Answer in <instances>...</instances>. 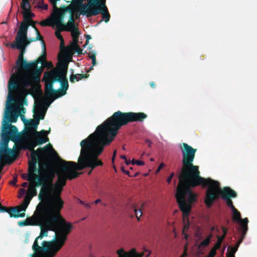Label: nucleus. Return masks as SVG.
I'll list each match as a JSON object with an SVG mask.
<instances>
[{"instance_id": "a211bd4d", "label": "nucleus", "mask_w": 257, "mask_h": 257, "mask_svg": "<svg viewBox=\"0 0 257 257\" xmlns=\"http://www.w3.org/2000/svg\"><path fill=\"white\" fill-rule=\"evenodd\" d=\"M33 196V195H31V194L27 193L21 204L12 208L14 213L21 214L22 213H20L21 211H24V212L27 208Z\"/></svg>"}, {"instance_id": "aec40b11", "label": "nucleus", "mask_w": 257, "mask_h": 257, "mask_svg": "<svg viewBox=\"0 0 257 257\" xmlns=\"http://www.w3.org/2000/svg\"><path fill=\"white\" fill-rule=\"evenodd\" d=\"M12 207H7L3 206L1 203L0 212H8L10 214V217L19 218L24 217L25 216V213L22 212L21 214H14L12 209Z\"/></svg>"}, {"instance_id": "393cba45", "label": "nucleus", "mask_w": 257, "mask_h": 257, "mask_svg": "<svg viewBox=\"0 0 257 257\" xmlns=\"http://www.w3.org/2000/svg\"><path fill=\"white\" fill-rule=\"evenodd\" d=\"M24 20L22 22H21L20 25H22L23 23H24L25 24V25L28 26V27L30 26H31L35 29V30L37 29V28L35 26V22H34L31 19H28V17L27 15H25L24 16Z\"/></svg>"}, {"instance_id": "9d476101", "label": "nucleus", "mask_w": 257, "mask_h": 257, "mask_svg": "<svg viewBox=\"0 0 257 257\" xmlns=\"http://www.w3.org/2000/svg\"><path fill=\"white\" fill-rule=\"evenodd\" d=\"M87 1V4H83L82 1L79 3L78 10L80 14L86 15L87 18H90L101 14L102 19L100 21V23L103 21L107 23L110 20V16L105 5L106 0Z\"/></svg>"}, {"instance_id": "f257e3e1", "label": "nucleus", "mask_w": 257, "mask_h": 257, "mask_svg": "<svg viewBox=\"0 0 257 257\" xmlns=\"http://www.w3.org/2000/svg\"><path fill=\"white\" fill-rule=\"evenodd\" d=\"M105 146H81L80 154L78 162L66 161L62 159L56 153L58 159V166L61 173L58 176L53 193L50 197L49 206L61 210L64 202L60 195L63 187L66 185L67 179L72 180L81 174L77 171H81L85 168L92 169L103 165V162L98 159Z\"/></svg>"}, {"instance_id": "e2e57ef3", "label": "nucleus", "mask_w": 257, "mask_h": 257, "mask_svg": "<svg viewBox=\"0 0 257 257\" xmlns=\"http://www.w3.org/2000/svg\"><path fill=\"white\" fill-rule=\"evenodd\" d=\"M189 228V225H186L184 226V229L183 231H184L185 230H187Z\"/></svg>"}, {"instance_id": "052dcab7", "label": "nucleus", "mask_w": 257, "mask_h": 257, "mask_svg": "<svg viewBox=\"0 0 257 257\" xmlns=\"http://www.w3.org/2000/svg\"><path fill=\"white\" fill-rule=\"evenodd\" d=\"M125 164L126 165H129L131 164V161L127 160V159L125 160Z\"/></svg>"}, {"instance_id": "f3484780", "label": "nucleus", "mask_w": 257, "mask_h": 257, "mask_svg": "<svg viewBox=\"0 0 257 257\" xmlns=\"http://www.w3.org/2000/svg\"><path fill=\"white\" fill-rule=\"evenodd\" d=\"M232 212L233 221L239 223V224L238 230H248V219L247 218L241 219L240 212L236 208L232 210Z\"/></svg>"}, {"instance_id": "f03ea898", "label": "nucleus", "mask_w": 257, "mask_h": 257, "mask_svg": "<svg viewBox=\"0 0 257 257\" xmlns=\"http://www.w3.org/2000/svg\"><path fill=\"white\" fill-rule=\"evenodd\" d=\"M182 150L183 167L179 177L175 196L180 210L184 216L187 217L192 204L196 201L197 195L191 188L203 185L210 178H205L200 175L198 166L192 164L196 149L191 146H183Z\"/></svg>"}, {"instance_id": "4be33fe9", "label": "nucleus", "mask_w": 257, "mask_h": 257, "mask_svg": "<svg viewBox=\"0 0 257 257\" xmlns=\"http://www.w3.org/2000/svg\"><path fill=\"white\" fill-rule=\"evenodd\" d=\"M72 74L70 76V81L71 83H73L75 81H78L81 80L82 78H87L89 77V75L87 74H73V69H71Z\"/></svg>"}, {"instance_id": "864d4df0", "label": "nucleus", "mask_w": 257, "mask_h": 257, "mask_svg": "<svg viewBox=\"0 0 257 257\" xmlns=\"http://www.w3.org/2000/svg\"><path fill=\"white\" fill-rule=\"evenodd\" d=\"M116 150H114V152H113V156H112V162H114V158H115V156L116 155Z\"/></svg>"}, {"instance_id": "6e6d98bb", "label": "nucleus", "mask_w": 257, "mask_h": 257, "mask_svg": "<svg viewBox=\"0 0 257 257\" xmlns=\"http://www.w3.org/2000/svg\"><path fill=\"white\" fill-rule=\"evenodd\" d=\"M84 205L87 208H90L91 206L90 204L89 203H85L84 204Z\"/></svg>"}, {"instance_id": "bb28decb", "label": "nucleus", "mask_w": 257, "mask_h": 257, "mask_svg": "<svg viewBox=\"0 0 257 257\" xmlns=\"http://www.w3.org/2000/svg\"><path fill=\"white\" fill-rule=\"evenodd\" d=\"M132 208L135 212L136 216L138 219V220H140V217L142 215V212L141 209L138 210L136 207L135 205L133 204L132 205Z\"/></svg>"}, {"instance_id": "2f4dec72", "label": "nucleus", "mask_w": 257, "mask_h": 257, "mask_svg": "<svg viewBox=\"0 0 257 257\" xmlns=\"http://www.w3.org/2000/svg\"><path fill=\"white\" fill-rule=\"evenodd\" d=\"M72 47H73V49L75 50L78 54H82V49H81L79 45L77 44L72 45Z\"/></svg>"}, {"instance_id": "0e129e2a", "label": "nucleus", "mask_w": 257, "mask_h": 257, "mask_svg": "<svg viewBox=\"0 0 257 257\" xmlns=\"http://www.w3.org/2000/svg\"><path fill=\"white\" fill-rule=\"evenodd\" d=\"M120 158L122 159H123L124 160H125L126 159V157L125 155H121L120 156Z\"/></svg>"}, {"instance_id": "cd10ccee", "label": "nucleus", "mask_w": 257, "mask_h": 257, "mask_svg": "<svg viewBox=\"0 0 257 257\" xmlns=\"http://www.w3.org/2000/svg\"><path fill=\"white\" fill-rule=\"evenodd\" d=\"M18 109L19 111L17 113H19V115L21 116V115H23L22 114H24L26 113V109L23 105V103H21L18 105Z\"/></svg>"}, {"instance_id": "1a4fd4ad", "label": "nucleus", "mask_w": 257, "mask_h": 257, "mask_svg": "<svg viewBox=\"0 0 257 257\" xmlns=\"http://www.w3.org/2000/svg\"><path fill=\"white\" fill-rule=\"evenodd\" d=\"M39 174H41V177L37 179V181H33L34 184L31 183L29 187V191L33 193V195H36L37 191L35 187L41 186V189L38 196L39 199L40 200L48 199V203L44 202L49 205L50 197L53 194L54 190L53 182L55 173L52 169L47 168V169L43 171L42 173H41V170H39Z\"/></svg>"}, {"instance_id": "4c0bfd02", "label": "nucleus", "mask_w": 257, "mask_h": 257, "mask_svg": "<svg viewBox=\"0 0 257 257\" xmlns=\"http://www.w3.org/2000/svg\"><path fill=\"white\" fill-rule=\"evenodd\" d=\"M39 7L43 9L44 10H47L48 6L47 4H44V1L41 0L39 3Z\"/></svg>"}, {"instance_id": "9b49d317", "label": "nucleus", "mask_w": 257, "mask_h": 257, "mask_svg": "<svg viewBox=\"0 0 257 257\" xmlns=\"http://www.w3.org/2000/svg\"><path fill=\"white\" fill-rule=\"evenodd\" d=\"M43 53L36 60L30 62L29 64H26L25 67L30 69V72L24 74L22 79V84L24 86H29L33 82L40 81L41 73L43 72L42 67H39L38 64L41 63L43 65L46 60V46L44 41H42Z\"/></svg>"}, {"instance_id": "4d7b16f0", "label": "nucleus", "mask_w": 257, "mask_h": 257, "mask_svg": "<svg viewBox=\"0 0 257 257\" xmlns=\"http://www.w3.org/2000/svg\"><path fill=\"white\" fill-rule=\"evenodd\" d=\"M22 186L23 187H27L28 186V183L27 182H24L22 184Z\"/></svg>"}, {"instance_id": "09e8293b", "label": "nucleus", "mask_w": 257, "mask_h": 257, "mask_svg": "<svg viewBox=\"0 0 257 257\" xmlns=\"http://www.w3.org/2000/svg\"><path fill=\"white\" fill-rule=\"evenodd\" d=\"M213 237V234L212 233H209L206 237V239H207L210 241H211V239Z\"/></svg>"}, {"instance_id": "473e14b6", "label": "nucleus", "mask_w": 257, "mask_h": 257, "mask_svg": "<svg viewBox=\"0 0 257 257\" xmlns=\"http://www.w3.org/2000/svg\"><path fill=\"white\" fill-rule=\"evenodd\" d=\"M217 249H218V248H216L215 246H213L210 250V251L207 257H214L216 253Z\"/></svg>"}, {"instance_id": "58836bf2", "label": "nucleus", "mask_w": 257, "mask_h": 257, "mask_svg": "<svg viewBox=\"0 0 257 257\" xmlns=\"http://www.w3.org/2000/svg\"><path fill=\"white\" fill-rule=\"evenodd\" d=\"M25 15H27V17H28V19H31V18H32L33 17H34L35 16V15L34 13L31 12H29V11H26V13L24 15V16Z\"/></svg>"}, {"instance_id": "39448f33", "label": "nucleus", "mask_w": 257, "mask_h": 257, "mask_svg": "<svg viewBox=\"0 0 257 257\" xmlns=\"http://www.w3.org/2000/svg\"><path fill=\"white\" fill-rule=\"evenodd\" d=\"M19 113L12 111L11 107L6 112L2 122L0 145H8L10 141L14 145H43L47 143V132L44 130L34 133L29 130L19 132L16 126L10 123L16 122Z\"/></svg>"}, {"instance_id": "a878e982", "label": "nucleus", "mask_w": 257, "mask_h": 257, "mask_svg": "<svg viewBox=\"0 0 257 257\" xmlns=\"http://www.w3.org/2000/svg\"><path fill=\"white\" fill-rule=\"evenodd\" d=\"M30 5L29 0H23L21 5V8L25 11H28V9L30 8Z\"/></svg>"}, {"instance_id": "72a5a7b5", "label": "nucleus", "mask_w": 257, "mask_h": 257, "mask_svg": "<svg viewBox=\"0 0 257 257\" xmlns=\"http://www.w3.org/2000/svg\"><path fill=\"white\" fill-rule=\"evenodd\" d=\"M210 241L208 240L207 239L205 238L203 241H202L199 244V247H205L208 246Z\"/></svg>"}, {"instance_id": "6e6552de", "label": "nucleus", "mask_w": 257, "mask_h": 257, "mask_svg": "<svg viewBox=\"0 0 257 257\" xmlns=\"http://www.w3.org/2000/svg\"><path fill=\"white\" fill-rule=\"evenodd\" d=\"M15 147H20L21 149L28 150L31 151V160L28 163V174L27 175V180L32 183L35 181L39 177H41V174L38 176L37 174V172L39 173V170H41V173H43L45 169L38 170L37 168V163H39L40 165V160H45L48 158H50L52 156V152L56 154V152L53 149V146H45L43 148H39L36 151L35 148L37 146H14ZM46 169H45L46 170Z\"/></svg>"}, {"instance_id": "ea45409f", "label": "nucleus", "mask_w": 257, "mask_h": 257, "mask_svg": "<svg viewBox=\"0 0 257 257\" xmlns=\"http://www.w3.org/2000/svg\"><path fill=\"white\" fill-rule=\"evenodd\" d=\"M38 114L39 115V118L38 119H43L45 117V112H44L42 111L41 110H39L38 112Z\"/></svg>"}, {"instance_id": "4468645a", "label": "nucleus", "mask_w": 257, "mask_h": 257, "mask_svg": "<svg viewBox=\"0 0 257 257\" xmlns=\"http://www.w3.org/2000/svg\"><path fill=\"white\" fill-rule=\"evenodd\" d=\"M28 26L23 23L20 25L19 31L17 32L15 38V42L11 45V47L13 48L26 49V47L31 42L35 41L33 38H28L27 33Z\"/></svg>"}, {"instance_id": "0eeeda50", "label": "nucleus", "mask_w": 257, "mask_h": 257, "mask_svg": "<svg viewBox=\"0 0 257 257\" xmlns=\"http://www.w3.org/2000/svg\"><path fill=\"white\" fill-rule=\"evenodd\" d=\"M201 186L203 188L207 187L204 199V203L207 207L210 208L214 202L221 197L226 201L227 205L231 210L235 208L231 198H236L237 193L230 187H225L221 189L220 183L211 178Z\"/></svg>"}, {"instance_id": "bf43d9fd", "label": "nucleus", "mask_w": 257, "mask_h": 257, "mask_svg": "<svg viewBox=\"0 0 257 257\" xmlns=\"http://www.w3.org/2000/svg\"><path fill=\"white\" fill-rule=\"evenodd\" d=\"M183 234H184V238H185L186 239H187L188 237V234H187L186 233H185V232H184V231H183Z\"/></svg>"}, {"instance_id": "412c9836", "label": "nucleus", "mask_w": 257, "mask_h": 257, "mask_svg": "<svg viewBox=\"0 0 257 257\" xmlns=\"http://www.w3.org/2000/svg\"><path fill=\"white\" fill-rule=\"evenodd\" d=\"M221 229L223 232V234L221 236L217 235V240L215 244L214 245L216 248L219 249L220 248L222 242L227 234L228 229L227 228L224 226H222Z\"/></svg>"}, {"instance_id": "7c9ffc66", "label": "nucleus", "mask_w": 257, "mask_h": 257, "mask_svg": "<svg viewBox=\"0 0 257 257\" xmlns=\"http://www.w3.org/2000/svg\"><path fill=\"white\" fill-rule=\"evenodd\" d=\"M236 252L235 249H227V252L226 253V257H235V253Z\"/></svg>"}, {"instance_id": "423d86ee", "label": "nucleus", "mask_w": 257, "mask_h": 257, "mask_svg": "<svg viewBox=\"0 0 257 257\" xmlns=\"http://www.w3.org/2000/svg\"><path fill=\"white\" fill-rule=\"evenodd\" d=\"M67 69L68 64L63 62L59 71L51 70L45 73L42 81L45 82V96L49 100H45L42 97L39 101H35V104L39 109H41L44 106L47 109L54 100L66 93L69 87L66 77Z\"/></svg>"}, {"instance_id": "f704fd0d", "label": "nucleus", "mask_w": 257, "mask_h": 257, "mask_svg": "<svg viewBox=\"0 0 257 257\" xmlns=\"http://www.w3.org/2000/svg\"><path fill=\"white\" fill-rule=\"evenodd\" d=\"M51 23H52V24H50L48 20H44V21H43L40 22V25L42 26H52L53 27H54V26L55 25L53 24V23L52 21H51Z\"/></svg>"}, {"instance_id": "79ce46f5", "label": "nucleus", "mask_w": 257, "mask_h": 257, "mask_svg": "<svg viewBox=\"0 0 257 257\" xmlns=\"http://www.w3.org/2000/svg\"><path fill=\"white\" fill-rule=\"evenodd\" d=\"M174 176V173L172 172V173H171L170 175L168 177V178H167V182L168 184H170L171 183V181L172 179V178H173Z\"/></svg>"}, {"instance_id": "a18cd8bd", "label": "nucleus", "mask_w": 257, "mask_h": 257, "mask_svg": "<svg viewBox=\"0 0 257 257\" xmlns=\"http://www.w3.org/2000/svg\"><path fill=\"white\" fill-rule=\"evenodd\" d=\"M17 182V177L15 176L14 177L13 180L11 181V183L14 185H15Z\"/></svg>"}, {"instance_id": "680f3d73", "label": "nucleus", "mask_w": 257, "mask_h": 257, "mask_svg": "<svg viewBox=\"0 0 257 257\" xmlns=\"http://www.w3.org/2000/svg\"><path fill=\"white\" fill-rule=\"evenodd\" d=\"M101 199H98L94 201V203H95V204H97V203H98L101 202Z\"/></svg>"}, {"instance_id": "5fc2aeb1", "label": "nucleus", "mask_w": 257, "mask_h": 257, "mask_svg": "<svg viewBox=\"0 0 257 257\" xmlns=\"http://www.w3.org/2000/svg\"><path fill=\"white\" fill-rule=\"evenodd\" d=\"M150 86H151V87H152L153 88H154L155 87V83L154 82H150Z\"/></svg>"}, {"instance_id": "20e7f679", "label": "nucleus", "mask_w": 257, "mask_h": 257, "mask_svg": "<svg viewBox=\"0 0 257 257\" xmlns=\"http://www.w3.org/2000/svg\"><path fill=\"white\" fill-rule=\"evenodd\" d=\"M61 210L49 206L46 203L40 202L37 206L35 213L32 218L39 222H44L41 225L40 235L35 239H42L48 235V230L54 231L57 235L54 240V246L56 249L54 251L58 252L64 244L67 235L70 233L72 225L66 222L61 215Z\"/></svg>"}, {"instance_id": "49530a36", "label": "nucleus", "mask_w": 257, "mask_h": 257, "mask_svg": "<svg viewBox=\"0 0 257 257\" xmlns=\"http://www.w3.org/2000/svg\"><path fill=\"white\" fill-rule=\"evenodd\" d=\"M165 166V164L163 163H161L157 169V173L159 172Z\"/></svg>"}, {"instance_id": "a19ab883", "label": "nucleus", "mask_w": 257, "mask_h": 257, "mask_svg": "<svg viewBox=\"0 0 257 257\" xmlns=\"http://www.w3.org/2000/svg\"><path fill=\"white\" fill-rule=\"evenodd\" d=\"M6 164H8V163L0 161V174L1 173L4 167Z\"/></svg>"}, {"instance_id": "ddd939ff", "label": "nucleus", "mask_w": 257, "mask_h": 257, "mask_svg": "<svg viewBox=\"0 0 257 257\" xmlns=\"http://www.w3.org/2000/svg\"><path fill=\"white\" fill-rule=\"evenodd\" d=\"M64 16L62 14L57 13L52 19L53 24L56 26L55 35L57 38L61 40L64 39L61 34L62 31H70L75 28V20L72 14L70 16L67 24L63 23Z\"/></svg>"}, {"instance_id": "69168bd1", "label": "nucleus", "mask_w": 257, "mask_h": 257, "mask_svg": "<svg viewBox=\"0 0 257 257\" xmlns=\"http://www.w3.org/2000/svg\"><path fill=\"white\" fill-rule=\"evenodd\" d=\"M20 190H21V191H22V194L21 195V196H22V195H24V194L25 193V189H20Z\"/></svg>"}, {"instance_id": "8fccbe9b", "label": "nucleus", "mask_w": 257, "mask_h": 257, "mask_svg": "<svg viewBox=\"0 0 257 257\" xmlns=\"http://www.w3.org/2000/svg\"><path fill=\"white\" fill-rule=\"evenodd\" d=\"M88 57L92 60L93 58L96 57V55L95 53H88Z\"/></svg>"}, {"instance_id": "c756f323", "label": "nucleus", "mask_w": 257, "mask_h": 257, "mask_svg": "<svg viewBox=\"0 0 257 257\" xmlns=\"http://www.w3.org/2000/svg\"><path fill=\"white\" fill-rule=\"evenodd\" d=\"M35 31L37 34V37L35 38H33V40H35V41L40 40L41 41V43L42 44V41H44L43 39V37L41 35L38 29H36Z\"/></svg>"}, {"instance_id": "c9c22d12", "label": "nucleus", "mask_w": 257, "mask_h": 257, "mask_svg": "<svg viewBox=\"0 0 257 257\" xmlns=\"http://www.w3.org/2000/svg\"><path fill=\"white\" fill-rule=\"evenodd\" d=\"M125 251L123 250V248H120L117 250V253L118 255V257H124Z\"/></svg>"}, {"instance_id": "dca6fc26", "label": "nucleus", "mask_w": 257, "mask_h": 257, "mask_svg": "<svg viewBox=\"0 0 257 257\" xmlns=\"http://www.w3.org/2000/svg\"><path fill=\"white\" fill-rule=\"evenodd\" d=\"M42 246L39 245L37 239H35L32 246L33 250L35 252H47L51 256H54L57 252L54 251L56 249V246H54V241L49 242L44 241L42 243Z\"/></svg>"}, {"instance_id": "338daca9", "label": "nucleus", "mask_w": 257, "mask_h": 257, "mask_svg": "<svg viewBox=\"0 0 257 257\" xmlns=\"http://www.w3.org/2000/svg\"><path fill=\"white\" fill-rule=\"evenodd\" d=\"M21 176L22 177V178L24 179H26V175L25 174H21Z\"/></svg>"}, {"instance_id": "c03bdc74", "label": "nucleus", "mask_w": 257, "mask_h": 257, "mask_svg": "<svg viewBox=\"0 0 257 257\" xmlns=\"http://www.w3.org/2000/svg\"><path fill=\"white\" fill-rule=\"evenodd\" d=\"M121 171L124 173L126 175H127L128 176H131V175H130V172L128 171H126L124 169V167H122L121 168Z\"/></svg>"}, {"instance_id": "603ef678", "label": "nucleus", "mask_w": 257, "mask_h": 257, "mask_svg": "<svg viewBox=\"0 0 257 257\" xmlns=\"http://www.w3.org/2000/svg\"><path fill=\"white\" fill-rule=\"evenodd\" d=\"M60 41V47H64V40H61Z\"/></svg>"}, {"instance_id": "37998d69", "label": "nucleus", "mask_w": 257, "mask_h": 257, "mask_svg": "<svg viewBox=\"0 0 257 257\" xmlns=\"http://www.w3.org/2000/svg\"><path fill=\"white\" fill-rule=\"evenodd\" d=\"M136 165H137L138 166H143L145 165V162L142 161H140V160H137L136 161Z\"/></svg>"}, {"instance_id": "5701e85b", "label": "nucleus", "mask_w": 257, "mask_h": 257, "mask_svg": "<svg viewBox=\"0 0 257 257\" xmlns=\"http://www.w3.org/2000/svg\"><path fill=\"white\" fill-rule=\"evenodd\" d=\"M69 32H71V36L73 38V42L71 44V46L77 44L78 42L79 36L80 35V33L78 31V27H76V25H75V28L74 29H72Z\"/></svg>"}, {"instance_id": "b1692460", "label": "nucleus", "mask_w": 257, "mask_h": 257, "mask_svg": "<svg viewBox=\"0 0 257 257\" xmlns=\"http://www.w3.org/2000/svg\"><path fill=\"white\" fill-rule=\"evenodd\" d=\"M238 231L241 233V236L238 241L236 242L235 246L234 247L228 246V249H235L236 252L237 251L240 244L242 242L243 240L245 238L247 230H238Z\"/></svg>"}, {"instance_id": "c85d7f7f", "label": "nucleus", "mask_w": 257, "mask_h": 257, "mask_svg": "<svg viewBox=\"0 0 257 257\" xmlns=\"http://www.w3.org/2000/svg\"><path fill=\"white\" fill-rule=\"evenodd\" d=\"M18 225L20 226H24L30 225H33V224L31 223L28 220L26 219L19 221Z\"/></svg>"}, {"instance_id": "e433bc0d", "label": "nucleus", "mask_w": 257, "mask_h": 257, "mask_svg": "<svg viewBox=\"0 0 257 257\" xmlns=\"http://www.w3.org/2000/svg\"><path fill=\"white\" fill-rule=\"evenodd\" d=\"M53 66L52 62H48L46 60L45 62H44V63H43V65H42V68L43 67H47L48 68H51L53 67Z\"/></svg>"}, {"instance_id": "2eb2a0df", "label": "nucleus", "mask_w": 257, "mask_h": 257, "mask_svg": "<svg viewBox=\"0 0 257 257\" xmlns=\"http://www.w3.org/2000/svg\"><path fill=\"white\" fill-rule=\"evenodd\" d=\"M25 150L20 147H15L13 149L9 148V146H0V161L11 164L16 159L17 154L20 151Z\"/></svg>"}, {"instance_id": "f8f14e48", "label": "nucleus", "mask_w": 257, "mask_h": 257, "mask_svg": "<svg viewBox=\"0 0 257 257\" xmlns=\"http://www.w3.org/2000/svg\"><path fill=\"white\" fill-rule=\"evenodd\" d=\"M21 51L19 55L18 59L16 61V65L17 67V73L18 74H13L9 81L8 84V100L9 101L14 100V90H17L19 89V79L20 77H22L21 80L22 81L24 74L26 73L30 72V69H27L25 67L26 64H29L30 62L26 61L24 59V54L25 51V49H18Z\"/></svg>"}, {"instance_id": "de8ad7c7", "label": "nucleus", "mask_w": 257, "mask_h": 257, "mask_svg": "<svg viewBox=\"0 0 257 257\" xmlns=\"http://www.w3.org/2000/svg\"><path fill=\"white\" fill-rule=\"evenodd\" d=\"M87 40L86 41L85 45H83V47H85V45H87L89 42V39H91L90 36L89 35H87L86 37Z\"/></svg>"}, {"instance_id": "6ab92c4d", "label": "nucleus", "mask_w": 257, "mask_h": 257, "mask_svg": "<svg viewBox=\"0 0 257 257\" xmlns=\"http://www.w3.org/2000/svg\"><path fill=\"white\" fill-rule=\"evenodd\" d=\"M21 118L27 128L25 130H29L32 132V133L37 132L36 131V129L39 123V119L34 120L33 119H31L28 121L25 118L24 115H21Z\"/></svg>"}, {"instance_id": "7ed1b4c3", "label": "nucleus", "mask_w": 257, "mask_h": 257, "mask_svg": "<svg viewBox=\"0 0 257 257\" xmlns=\"http://www.w3.org/2000/svg\"><path fill=\"white\" fill-rule=\"evenodd\" d=\"M148 117L143 112L116 111L101 124L80 145H110L116 137L120 128L128 123L143 122Z\"/></svg>"}, {"instance_id": "13d9d810", "label": "nucleus", "mask_w": 257, "mask_h": 257, "mask_svg": "<svg viewBox=\"0 0 257 257\" xmlns=\"http://www.w3.org/2000/svg\"><path fill=\"white\" fill-rule=\"evenodd\" d=\"M137 161V160H136L135 159H133L132 160V161H131V164H132V165H135V164H136V161Z\"/></svg>"}, {"instance_id": "774afa93", "label": "nucleus", "mask_w": 257, "mask_h": 257, "mask_svg": "<svg viewBox=\"0 0 257 257\" xmlns=\"http://www.w3.org/2000/svg\"><path fill=\"white\" fill-rule=\"evenodd\" d=\"M215 229V226H212V227H211L210 230H211V231H212L214 230Z\"/></svg>"}, {"instance_id": "3c124183", "label": "nucleus", "mask_w": 257, "mask_h": 257, "mask_svg": "<svg viewBox=\"0 0 257 257\" xmlns=\"http://www.w3.org/2000/svg\"><path fill=\"white\" fill-rule=\"evenodd\" d=\"M92 66H95L96 64V57L93 58L92 60Z\"/></svg>"}]
</instances>
